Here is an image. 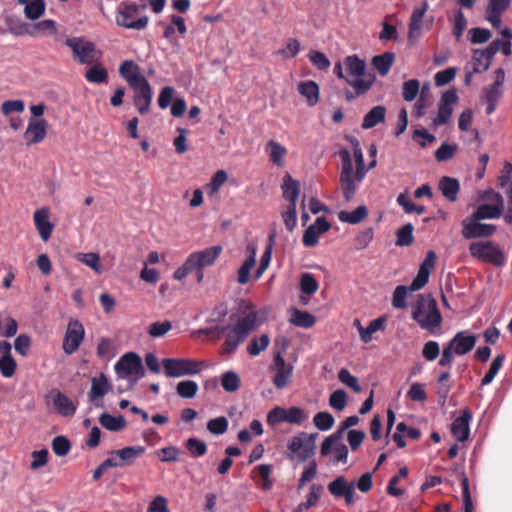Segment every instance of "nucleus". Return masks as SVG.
I'll return each instance as SVG.
<instances>
[{
  "instance_id": "obj_1",
  "label": "nucleus",
  "mask_w": 512,
  "mask_h": 512,
  "mask_svg": "<svg viewBox=\"0 0 512 512\" xmlns=\"http://www.w3.org/2000/svg\"><path fill=\"white\" fill-rule=\"evenodd\" d=\"M350 141L354 145L353 154L356 164L355 170L353 169L350 152L347 149H342L339 152L342 162L339 182L346 202L352 200L356 194L359 184H361L368 172L364 161V155L361 147L359 146L358 140L352 137Z\"/></svg>"
},
{
  "instance_id": "obj_2",
  "label": "nucleus",
  "mask_w": 512,
  "mask_h": 512,
  "mask_svg": "<svg viewBox=\"0 0 512 512\" xmlns=\"http://www.w3.org/2000/svg\"><path fill=\"white\" fill-rule=\"evenodd\" d=\"M258 313L255 310L249 311L244 317L240 318L234 326H217L200 330L205 334L217 332L219 339L223 333L229 330L224 343L221 346L223 354L233 353L238 346L244 342L247 336L259 325Z\"/></svg>"
},
{
  "instance_id": "obj_3",
  "label": "nucleus",
  "mask_w": 512,
  "mask_h": 512,
  "mask_svg": "<svg viewBox=\"0 0 512 512\" xmlns=\"http://www.w3.org/2000/svg\"><path fill=\"white\" fill-rule=\"evenodd\" d=\"M343 65L346 71V81L353 87L357 95L365 94L374 84L376 77L366 72V63L357 55L344 58Z\"/></svg>"
},
{
  "instance_id": "obj_4",
  "label": "nucleus",
  "mask_w": 512,
  "mask_h": 512,
  "mask_svg": "<svg viewBox=\"0 0 512 512\" xmlns=\"http://www.w3.org/2000/svg\"><path fill=\"white\" fill-rule=\"evenodd\" d=\"M145 3L137 4L132 1H123L119 4L116 13V24L126 29L143 30L149 23V17L142 15L137 17L140 12L145 11Z\"/></svg>"
},
{
  "instance_id": "obj_5",
  "label": "nucleus",
  "mask_w": 512,
  "mask_h": 512,
  "mask_svg": "<svg viewBox=\"0 0 512 512\" xmlns=\"http://www.w3.org/2000/svg\"><path fill=\"white\" fill-rule=\"evenodd\" d=\"M412 318L422 329L433 332L442 323V315L438 309L437 302L430 297H420L417 305L412 311Z\"/></svg>"
},
{
  "instance_id": "obj_6",
  "label": "nucleus",
  "mask_w": 512,
  "mask_h": 512,
  "mask_svg": "<svg viewBox=\"0 0 512 512\" xmlns=\"http://www.w3.org/2000/svg\"><path fill=\"white\" fill-rule=\"evenodd\" d=\"M65 45L72 50L73 59L82 65H92L102 57V52L96 45L84 37L67 38Z\"/></svg>"
},
{
  "instance_id": "obj_7",
  "label": "nucleus",
  "mask_w": 512,
  "mask_h": 512,
  "mask_svg": "<svg viewBox=\"0 0 512 512\" xmlns=\"http://www.w3.org/2000/svg\"><path fill=\"white\" fill-rule=\"evenodd\" d=\"M162 366L167 377L179 378L200 373L205 364L190 358H165Z\"/></svg>"
},
{
  "instance_id": "obj_8",
  "label": "nucleus",
  "mask_w": 512,
  "mask_h": 512,
  "mask_svg": "<svg viewBox=\"0 0 512 512\" xmlns=\"http://www.w3.org/2000/svg\"><path fill=\"white\" fill-rule=\"evenodd\" d=\"M469 252L478 260L500 267L505 262V255L499 245L491 241H477L469 245Z\"/></svg>"
},
{
  "instance_id": "obj_9",
  "label": "nucleus",
  "mask_w": 512,
  "mask_h": 512,
  "mask_svg": "<svg viewBox=\"0 0 512 512\" xmlns=\"http://www.w3.org/2000/svg\"><path fill=\"white\" fill-rule=\"evenodd\" d=\"M317 434H307L302 432L290 440L288 449L293 453L298 461L303 462L315 453V438Z\"/></svg>"
},
{
  "instance_id": "obj_10",
  "label": "nucleus",
  "mask_w": 512,
  "mask_h": 512,
  "mask_svg": "<svg viewBox=\"0 0 512 512\" xmlns=\"http://www.w3.org/2000/svg\"><path fill=\"white\" fill-rule=\"evenodd\" d=\"M481 220H474V216L470 215L465 218L461 225V234L464 239H474L482 237H491L497 230L496 225L480 223Z\"/></svg>"
},
{
  "instance_id": "obj_11",
  "label": "nucleus",
  "mask_w": 512,
  "mask_h": 512,
  "mask_svg": "<svg viewBox=\"0 0 512 512\" xmlns=\"http://www.w3.org/2000/svg\"><path fill=\"white\" fill-rule=\"evenodd\" d=\"M145 452L143 446H127L119 450H112L108 453L109 461L113 464V468L131 466Z\"/></svg>"
},
{
  "instance_id": "obj_12",
  "label": "nucleus",
  "mask_w": 512,
  "mask_h": 512,
  "mask_svg": "<svg viewBox=\"0 0 512 512\" xmlns=\"http://www.w3.org/2000/svg\"><path fill=\"white\" fill-rule=\"evenodd\" d=\"M85 335L83 325L78 320H70L63 340V350L67 355L75 353Z\"/></svg>"
},
{
  "instance_id": "obj_13",
  "label": "nucleus",
  "mask_w": 512,
  "mask_h": 512,
  "mask_svg": "<svg viewBox=\"0 0 512 512\" xmlns=\"http://www.w3.org/2000/svg\"><path fill=\"white\" fill-rule=\"evenodd\" d=\"M457 101L458 95L455 89H449L442 94L437 117L433 120L435 126L445 125L449 122L453 113V105Z\"/></svg>"
},
{
  "instance_id": "obj_14",
  "label": "nucleus",
  "mask_w": 512,
  "mask_h": 512,
  "mask_svg": "<svg viewBox=\"0 0 512 512\" xmlns=\"http://www.w3.org/2000/svg\"><path fill=\"white\" fill-rule=\"evenodd\" d=\"M134 90L133 103L137 108V111L141 115H146L150 111L152 102V88L147 79H143L137 86L131 87Z\"/></svg>"
},
{
  "instance_id": "obj_15",
  "label": "nucleus",
  "mask_w": 512,
  "mask_h": 512,
  "mask_svg": "<svg viewBox=\"0 0 512 512\" xmlns=\"http://www.w3.org/2000/svg\"><path fill=\"white\" fill-rule=\"evenodd\" d=\"M117 374L121 377L132 375H143V366L141 358L134 352L122 356L115 365Z\"/></svg>"
},
{
  "instance_id": "obj_16",
  "label": "nucleus",
  "mask_w": 512,
  "mask_h": 512,
  "mask_svg": "<svg viewBox=\"0 0 512 512\" xmlns=\"http://www.w3.org/2000/svg\"><path fill=\"white\" fill-rule=\"evenodd\" d=\"M111 384L105 374L101 373L99 377H93L91 380V389L88 393L89 401L95 407L104 406L103 397L110 391Z\"/></svg>"
},
{
  "instance_id": "obj_17",
  "label": "nucleus",
  "mask_w": 512,
  "mask_h": 512,
  "mask_svg": "<svg viewBox=\"0 0 512 512\" xmlns=\"http://www.w3.org/2000/svg\"><path fill=\"white\" fill-rule=\"evenodd\" d=\"M222 252L220 245L212 246L201 251L191 253L188 258L194 268L212 266Z\"/></svg>"
},
{
  "instance_id": "obj_18",
  "label": "nucleus",
  "mask_w": 512,
  "mask_h": 512,
  "mask_svg": "<svg viewBox=\"0 0 512 512\" xmlns=\"http://www.w3.org/2000/svg\"><path fill=\"white\" fill-rule=\"evenodd\" d=\"M274 367L276 374L273 377V384L277 389H283L289 383L292 377L293 367L286 364L285 359L280 353L274 356Z\"/></svg>"
},
{
  "instance_id": "obj_19",
  "label": "nucleus",
  "mask_w": 512,
  "mask_h": 512,
  "mask_svg": "<svg viewBox=\"0 0 512 512\" xmlns=\"http://www.w3.org/2000/svg\"><path fill=\"white\" fill-rule=\"evenodd\" d=\"M472 419V413L469 409L461 411L459 417H457L451 425L452 435L460 442L468 439L470 434L469 423Z\"/></svg>"
},
{
  "instance_id": "obj_20",
  "label": "nucleus",
  "mask_w": 512,
  "mask_h": 512,
  "mask_svg": "<svg viewBox=\"0 0 512 512\" xmlns=\"http://www.w3.org/2000/svg\"><path fill=\"white\" fill-rule=\"evenodd\" d=\"M476 340L475 335H466L465 332L461 331L455 334L447 346L452 349L454 354L465 355L474 348Z\"/></svg>"
},
{
  "instance_id": "obj_21",
  "label": "nucleus",
  "mask_w": 512,
  "mask_h": 512,
  "mask_svg": "<svg viewBox=\"0 0 512 512\" xmlns=\"http://www.w3.org/2000/svg\"><path fill=\"white\" fill-rule=\"evenodd\" d=\"M47 127L46 120L31 118L25 132V138L28 143L36 144L43 141L47 134Z\"/></svg>"
},
{
  "instance_id": "obj_22",
  "label": "nucleus",
  "mask_w": 512,
  "mask_h": 512,
  "mask_svg": "<svg viewBox=\"0 0 512 512\" xmlns=\"http://www.w3.org/2000/svg\"><path fill=\"white\" fill-rule=\"evenodd\" d=\"M34 224L43 241H47L53 232L54 225L49 221V209L41 208L34 213Z\"/></svg>"
},
{
  "instance_id": "obj_23",
  "label": "nucleus",
  "mask_w": 512,
  "mask_h": 512,
  "mask_svg": "<svg viewBox=\"0 0 512 512\" xmlns=\"http://www.w3.org/2000/svg\"><path fill=\"white\" fill-rule=\"evenodd\" d=\"M120 75L126 80L130 87L137 86L143 79H146L140 73V67L132 60H125L119 67Z\"/></svg>"
},
{
  "instance_id": "obj_24",
  "label": "nucleus",
  "mask_w": 512,
  "mask_h": 512,
  "mask_svg": "<svg viewBox=\"0 0 512 512\" xmlns=\"http://www.w3.org/2000/svg\"><path fill=\"white\" fill-rule=\"evenodd\" d=\"M265 152L268 155L269 161L278 167H283L285 164V156L287 155V148L279 142L271 139L266 143Z\"/></svg>"
},
{
  "instance_id": "obj_25",
  "label": "nucleus",
  "mask_w": 512,
  "mask_h": 512,
  "mask_svg": "<svg viewBox=\"0 0 512 512\" xmlns=\"http://www.w3.org/2000/svg\"><path fill=\"white\" fill-rule=\"evenodd\" d=\"M326 444V438L321 444L320 453L322 456H328L331 452L334 453L336 462L346 463L348 457V447L343 443L342 440H333L329 442L328 449L324 451Z\"/></svg>"
},
{
  "instance_id": "obj_26",
  "label": "nucleus",
  "mask_w": 512,
  "mask_h": 512,
  "mask_svg": "<svg viewBox=\"0 0 512 512\" xmlns=\"http://www.w3.org/2000/svg\"><path fill=\"white\" fill-rule=\"evenodd\" d=\"M438 188L447 200L455 202L460 190V183L456 178L443 176L439 180Z\"/></svg>"
},
{
  "instance_id": "obj_27",
  "label": "nucleus",
  "mask_w": 512,
  "mask_h": 512,
  "mask_svg": "<svg viewBox=\"0 0 512 512\" xmlns=\"http://www.w3.org/2000/svg\"><path fill=\"white\" fill-rule=\"evenodd\" d=\"M53 404L58 413L65 417L74 415L77 409L73 401L60 391H57L53 399Z\"/></svg>"
},
{
  "instance_id": "obj_28",
  "label": "nucleus",
  "mask_w": 512,
  "mask_h": 512,
  "mask_svg": "<svg viewBox=\"0 0 512 512\" xmlns=\"http://www.w3.org/2000/svg\"><path fill=\"white\" fill-rule=\"evenodd\" d=\"M298 92L306 98L309 106H315L319 101V86L314 81L301 82L298 85Z\"/></svg>"
},
{
  "instance_id": "obj_29",
  "label": "nucleus",
  "mask_w": 512,
  "mask_h": 512,
  "mask_svg": "<svg viewBox=\"0 0 512 512\" xmlns=\"http://www.w3.org/2000/svg\"><path fill=\"white\" fill-rule=\"evenodd\" d=\"M386 108L378 105L373 107L365 116L362 122L363 129H371L377 124L385 121Z\"/></svg>"
},
{
  "instance_id": "obj_30",
  "label": "nucleus",
  "mask_w": 512,
  "mask_h": 512,
  "mask_svg": "<svg viewBox=\"0 0 512 512\" xmlns=\"http://www.w3.org/2000/svg\"><path fill=\"white\" fill-rule=\"evenodd\" d=\"M395 60V55L392 52H385L381 55L372 58V65L379 72L381 76H386Z\"/></svg>"
},
{
  "instance_id": "obj_31",
  "label": "nucleus",
  "mask_w": 512,
  "mask_h": 512,
  "mask_svg": "<svg viewBox=\"0 0 512 512\" xmlns=\"http://www.w3.org/2000/svg\"><path fill=\"white\" fill-rule=\"evenodd\" d=\"M283 189V197L289 201V204H295L297 202L300 185L299 182L292 179L289 174H287L284 178V183L282 185Z\"/></svg>"
},
{
  "instance_id": "obj_32",
  "label": "nucleus",
  "mask_w": 512,
  "mask_h": 512,
  "mask_svg": "<svg viewBox=\"0 0 512 512\" xmlns=\"http://www.w3.org/2000/svg\"><path fill=\"white\" fill-rule=\"evenodd\" d=\"M368 215V210L366 206L361 205L358 206L353 211H340L338 213V219L341 222L349 223V224H358L363 221Z\"/></svg>"
},
{
  "instance_id": "obj_33",
  "label": "nucleus",
  "mask_w": 512,
  "mask_h": 512,
  "mask_svg": "<svg viewBox=\"0 0 512 512\" xmlns=\"http://www.w3.org/2000/svg\"><path fill=\"white\" fill-rule=\"evenodd\" d=\"M100 424L109 431H121L126 427V420L123 416H113L109 413H103L99 417Z\"/></svg>"
},
{
  "instance_id": "obj_34",
  "label": "nucleus",
  "mask_w": 512,
  "mask_h": 512,
  "mask_svg": "<svg viewBox=\"0 0 512 512\" xmlns=\"http://www.w3.org/2000/svg\"><path fill=\"white\" fill-rule=\"evenodd\" d=\"M428 5L426 3L423 4L422 7L417 8L413 11L410 23H409V32L408 36L409 39H412L413 37H417L419 35V31L422 26L423 17L427 11Z\"/></svg>"
},
{
  "instance_id": "obj_35",
  "label": "nucleus",
  "mask_w": 512,
  "mask_h": 512,
  "mask_svg": "<svg viewBox=\"0 0 512 512\" xmlns=\"http://www.w3.org/2000/svg\"><path fill=\"white\" fill-rule=\"evenodd\" d=\"M496 79L488 89H486V101L498 102L501 97V86L504 83L505 73L504 70L499 68L495 71Z\"/></svg>"
},
{
  "instance_id": "obj_36",
  "label": "nucleus",
  "mask_w": 512,
  "mask_h": 512,
  "mask_svg": "<svg viewBox=\"0 0 512 512\" xmlns=\"http://www.w3.org/2000/svg\"><path fill=\"white\" fill-rule=\"evenodd\" d=\"M503 210L491 204H482L471 215L474 220L498 219L501 217Z\"/></svg>"
},
{
  "instance_id": "obj_37",
  "label": "nucleus",
  "mask_w": 512,
  "mask_h": 512,
  "mask_svg": "<svg viewBox=\"0 0 512 512\" xmlns=\"http://www.w3.org/2000/svg\"><path fill=\"white\" fill-rule=\"evenodd\" d=\"M386 318L378 317L372 320L366 328H361L360 339L364 343H369L372 340L373 334L377 331H383L385 329Z\"/></svg>"
},
{
  "instance_id": "obj_38",
  "label": "nucleus",
  "mask_w": 512,
  "mask_h": 512,
  "mask_svg": "<svg viewBox=\"0 0 512 512\" xmlns=\"http://www.w3.org/2000/svg\"><path fill=\"white\" fill-rule=\"evenodd\" d=\"M359 423V417L356 415L349 416L345 420L342 421L340 427L331 435L326 437V444L324 446V451L328 449L329 442L333 440H342L344 431L350 427H353Z\"/></svg>"
},
{
  "instance_id": "obj_39",
  "label": "nucleus",
  "mask_w": 512,
  "mask_h": 512,
  "mask_svg": "<svg viewBox=\"0 0 512 512\" xmlns=\"http://www.w3.org/2000/svg\"><path fill=\"white\" fill-rule=\"evenodd\" d=\"M290 321L297 327L311 328L315 324L316 320L312 314L295 308L292 311V317Z\"/></svg>"
},
{
  "instance_id": "obj_40",
  "label": "nucleus",
  "mask_w": 512,
  "mask_h": 512,
  "mask_svg": "<svg viewBox=\"0 0 512 512\" xmlns=\"http://www.w3.org/2000/svg\"><path fill=\"white\" fill-rule=\"evenodd\" d=\"M254 251L249 255L237 271V282L241 285L247 284L251 278V270L255 266Z\"/></svg>"
},
{
  "instance_id": "obj_41",
  "label": "nucleus",
  "mask_w": 512,
  "mask_h": 512,
  "mask_svg": "<svg viewBox=\"0 0 512 512\" xmlns=\"http://www.w3.org/2000/svg\"><path fill=\"white\" fill-rule=\"evenodd\" d=\"M85 79L90 83H106L108 80V72L106 68L100 64H95L90 67L85 73Z\"/></svg>"
},
{
  "instance_id": "obj_42",
  "label": "nucleus",
  "mask_w": 512,
  "mask_h": 512,
  "mask_svg": "<svg viewBox=\"0 0 512 512\" xmlns=\"http://www.w3.org/2000/svg\"><path fill=\"white\" fill-rule=\"evenodd\" d=\"M274 238V234H270L268 237L269 243L267 244L266 249L261 256L259 267L257 268V271L255 273V279H259L264 274V272L266 271L270 264L272 249L274 245Z\"/></svg>"
},
{
  "instance_id": "obj_43",
  "label": "nucleus",
  "mask_w": 512,
  "mask_h": 512,
  "mask_svg": "<svg viewBox=\"0 0 512 512\" xmlns=\"http://www.w3.org/2000/svg\"><path fill=\"white\" fill-rule=\"evenodd\" d=\"M198 384L193 380H183L178 382L176 393L184 399H192L198 392Z\"/></svg>"
},
{
  "instance_id": "obj_44",
  "label": "nucleus",
  "mask_w": 512,
  "mask_h": 512,
  "mask_svg": "<svg viewBox=\"0 0 512 512\" xmlns=\"http://www.w3.org/2000/svg\"><path fill=\"white\" fill-rule=\"evenodd\" d=\"M352 485L353 483H348L344 476H338L328 484V490L334 497L341 498Z\"/></svg>"
},
{
  "instance_id": "obj_45",
  "label": "nucleus",
  "mask_w": 512,
  "mask_h": 512,
  "mask_svg": "<svg viewBox=\"0 0 512 512\" xmlns=\"http://www.w3.org/2000/svg\"><path fill=\"white\" fill-rule=\"evenodd\" d=\"M323 492V487L320 484H313L310 487V492L306 496V501L298 505V511L310 509L315 506Z\"/></svg>"
},
{
  "instance_id": "obj_46",
  "label": "nucleus",
  "mask_w": 512,
  "mask_h": 512,
  "mask_svg": "<svg viewBox=\"0 0 512 512\" xmlns=\"http://www.w3.org/2000/svg\"><path fill=\"white\" fill-rule=\"evenodd\" d=\"M221 385L226 392H235L241 385V380L238 374L234 371H228L221 376Z\"/></svg>"
},
{
  "instance_id": "obj_47",
  "label": "nucleus",
  "mask_w": 512,
  "mask_h": 512,
  "mask_svg": "<svg viewBox=\"0 0 512 512\" xmlns=\"http://www.w3.org/2000/svg\"><path fill=\"white\" fill-rule=\"evenodd\" d=\"M504 360L505 356L503 354H499L493 359L492 363L490 364L488 372L481 380L482 386L488 385L494 380L495 376L502 368Z\"/></svg>"
},
{
  "instance_id": "obj_48",
  "label": "nucleus",
  "mask_w": 512,
  "mask_h": 512,
  "mask_svg": "<svg viewBox=\"0 0 512 512\" xmlns=\"http://www.w3.org/2000/svg\"><path fill=\"white\" fill-rule=\"evenodd\" d=\"M269 343V336L267 334H262L259 338L251 339L247 346V352L251 356H257L269 346Z\"/></svg>"
},
{
  "instance_id": "obj_49",
  "label": "nucleus",
  "mask_w": 512,
  "mask_h": 512,
  "mask_svg": "<svg viewBox=\"0 0 512 512\" xmlns=\"http://www.w3.org/2000/svg\"><path fill=\"white\" fill-rule=\"evenodd\" d=\"M45 12V3L43 0H33L25 6L24 14L29 20L40 18Z\"/></svg>"
},
{
  "instance_id": "obj_50",
  "label": "nucleus",
  "mask_w": 512,
  "mask_h": 512,
  "mask_svg": "<svg viewBox=\"0 0 512 512\" xmlns=\"http://www.w3.org/2000/svg\"><path fill=\"white\" fill-rule=\"evenodd\" d=\"M413 225L411 223L405 224L402 228L397 231L396 245L403 247L409 246L413 243Z\"/></svg>"
},
{
  "instance_id": "obj_51",
  "label": "nucleus",
  "mask_w": 512,
  "mask_h": 512,
  "mask_svg": "<svg viewBox=\"0 0 512 512\" xmlns=\"http://www.w3.org/2000/svg\"><path fill=\"white\" fill-rule=\"evenodd\" d=\"M300 288L304 294L313 295L318 290L319 285L313 274L304 273L300 278Z\"/></svg>"
},
{
  "instance_id": "obj_52",
  "label": "nucleus",
  "mask_w": 512,
  "mask_h": 512,
  "mask_svg": "<svg viewBox=\"0 0 512 512\" xmlns=\"http://www.w3.org/2000/svg\"><path fill=\"white\" fill-rule=\"evenodd\" d=\"M397 203L403 208L404 212L407 214L417 213L418 215H422L426 211V208L424 206L416 205L403 193H401L397 197Z\"/></svg>"
},
{
  "instance_id": "obj_53",
  "label": "nucleus",
  "mask_w": 512,
  "mask_h": 512,
  "mask_svg": "<svg viewBox=\"0 0 512 512\" xmlns=\"http://www.w3.org/2000/svg\"><path fill=\"white\" fill-rule=\"evenodd\" d=\"M334 417L329 412H318L313 418L314 425L321 431H327L334 425Z\"/></svg>"
},
{
  "instance_id": "obj_54",
  "label": "nucleus",
  "mask_w": 512,
  "mask_h": 512,
  "mask_svg": "<svg viewBox=\"0 0 512 512\" xmlns=\"http://www.w3.org/2000/svg\"><path fill=\"white\" fill-rule=\"evenodd\" d=\"M338 379L340 382L351 388L354 392H361V386L359 384L358 378L352 375L348 369L342 368L338 372Z\"/></svg>"
},
{
  "instance_id": "obj_55",
  "label": "nucleus",
  "mask_w": 512,
  "mask_h": 512,
  "mask_svg": "<svg viewBox=\"0 0 512 512\" xmlns=\"http://www.w3.org/2000/svg\"><path fill=\"white\" fill-rule=\"evenodd\" d=\"M460 481L464 502V512H473V503L470 494L469 480L464 472L460 473Z\"/></svg>"
},
{
  "instance_id": "obj_56",
  "label": "nucleus",
  "mask_w": 512,
  "mask_h": 512,
  "mask_svg": "<svg viewBox=\"0 0 512 512\" xmlns=\"http://www.w3.org/2000/svg\"><path fill=\"white\" fill-rule=\"evenodd\" d=\"M228 420L224 416L210 419L207 423V429L210 433L215 435H222L228 429Z\"/></svg>"
},
{
  "instance_id": "obj_57",
  "label": "nucleus",
  "mask_w": 512,
  "mask_h": 512,
  "mask_svg": "<svg viewBox=\"0 0 512 512\" xmlns=\"http://www.w3.org/2000/svg\"><path fill=\"white\" fill-rule=\"evenodd\" d=\"M329 405L337 411L344 410L347 405V393L343 389L335 390L329 397Z\"/></svg>"
},
{
  "instance_id": "obj_58",
  "label": "nucleus",
  "mask_w": 512,
  "mask_h": 512,
  "mask_svg": "<svg viewBox=\"0 0 512 512\" xmlns=\"http://www.w3.org/2000/svg\"><path fill=\"white\" fill-rule=\"evenodd\" d=\"M185 447L194 457H201L207 452L206 443L194 437L186 441Z\"/></svg>"
},
{
  "instance_id": "obj_59",
  "label": "nucleus",
  "mask_w": 512,
  "mask_h": 512,
  "mask_svg": "<svg viewBox=\"0 0 512 512\" xmlns=\"http://www.w3.org/2000/svg\"><path fill=\"white\" fill-rule=\"evenodd\" d=\"M16 361L11 355H3L0 358V372L3 377L11 378L16 371Z\"/></svg>"
},
{
  "instance_id": "obj_60",
  "label": "nucleus",
  "mask_w": 512,
  "mask_h": 512,
  "mask_svg": "<svg viewBox=\"0 0 512 512\" xmlns=\"http://www.w3.org/2000/svg\"><path fill=\"white\" fill-rule=\"evenodd\" d=\"M70 449V441L65 436H57L53 439L52 450L57 456H66L69 453Z\"/></svg>"
},
{
  "instance_id": "obj_61",
  "label": "nucleus",
  "mask_w": 512,
  "mask_h": 512,
  "mask_svg": "<svg viewBox=\"0 0 512 512\" xmlns=\"http://www.w3.org/2000/svg\"><path fill=\"white\" fill-rule=\"evenodd\" d=\"M458 147L456 144L443 143L436 151L435 158L439 162L450 160L456 153Z\"/></svg>"
},
{
  "instance_id": "obj_62",
  "label": "nucleus",
  "mask_w": 512,
  "mask_h": 512,
  "mask_svg": "<svg viewBox=\"0 0 512 512\" xmlns=\"http://www.w3.org/2000/svg\"><path fill=\"white\" fill-rule=\"evenodd\" d=\"M420 83L416 79H411L403 84V98L405 101H413L419 92Z\"/></svg>"
},
{
  "instance_id": "obj_63",
  "label": "nucleus",
  "mask_w": 512,
  "mask_h": 512,
  "mask_svg": "<svg viewBox=\"0 0 512 512\" xmlns=\"http://www.w3.org/2000/svg\"><path fill=\"white\" fill-rule=\"evenodd\" d=\"M171 329L172 323L168 320H165L163 322H153L149 326L148 333L150 336L154 338H159L164 336Z\"/></svg>"
},
{
  "instance_id": "obj_64",
  "label": "nucleus",
  "mask_w": 512,
  "mask_h": 512,
  "mask_svg": "<svg viewBox=\"0 0 512 512\" xmlns=\"http://www.w3.org/2000/svg\"><path fill=\"white\" fill-rule=\"evenodd\" d=\"M498 184L501 188H506L509 191L512 188V164L505 162L501 175L498 177Z\"/></svg>"
}]
</instances>
